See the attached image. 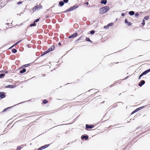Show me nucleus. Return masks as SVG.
Wrapping results in <instances>:
<instances>
[{
    "label": "nucleus",
    "mask_w": 150,
    "mask_h": 150,
    "mask_svg": "<svg viewBox=\"0 0 150 150\" xmlns=\"http://www.w3.org/2000/svg\"><path fill=\"white\" fill-rule=\"evenodd\" d=\"M109 10V7L107 6H105L104 7L101 8L100 9V13L101 14H103L107 12Z\"/></svg>",
    "instance_id": "nucleus-1"
},
{
    "label": "nucleus",
    "mask_w": 150,
    "mask_h": 150,
    "mask_svg": "<svg viewBox=\"0 0 150 150\" xmlns=\"http://www.w3.org/2000/svg\"><path fill=\"white\" fill-rule=\"evenodd\" d=\"M78 7V5H76L75 6H73L67 9V10L64 11V12H68L69 11H73V10H74L75 9L77 8Z\"/></svg>",
    "instance_id": "nucleus-2"
},
{
    "label": "nucleus",
    "mask_w": 150,
    "mask_h": 150,
    "mask_svg": "<svg viewBox=\"0 0 150 150\" xmlns=\"http://www.w3.org/2000/svg\"><path fill=\"white\" fill-rule=\"evenodd\" d=\"M54 48V46L53 45L50 48H49L48 49V50L46 52H44V53H45V54L48 53L52 51V50H53Z\"/></svg>",
    "instance_id": "nucleus-3"
},
{
    "label": "nucleus",
    "mask_w": 150,
    "mask_h": 150,
    "mask_svg": "<svg viewBox=\"0 0 150 150\" xmlns=\"http://www.w3.org/2000/svg\"><path fill=\"white\" fill-rule=\"evenodd\" d=\"M145 82L144 80H141L140 83L139 84V86H142L145 83Z\"/></svg>",
    "instance_id": "nucleus-4"
},
{
    "label": "nucleus",
    "mask_w": 150,
    "mask_h": 150,
    "mask_svg": "<svg viewBox=\"0 0 150 150\" xmlns=\"http://www.w3.org/2000/svg\"><path fill=\"white\" fill-rule=\"evenodd\" d=\"M150 71V69L147 70H146L144 71L142 73V74L143 76L144 75H145L147 73H148Z\"/></svg>",
    "instance_id": "nucleus-5"
},
{
    "label": "nucleus",
    "mask_w": 150,
    "mask_h": 150,
    "mask_svg": "<svg viewBox=\"0 0 150 150\" xmlns=\"http://www.w3.org/2000/svg\"><path fill=\"white\" fill-rule=\"evenodd\" d=\"M77 35V33H75L72 35H71L69 37V38H71L74 37H76Z\"/></svg>",
    "instance_id": "nucleus-6"
},
{
    "label": "nucleus",
    "mask_w": 150,
    "mask_h": 150,
    "mask_svg": "<svg viewBox=\"0 0 150 150\" xmlns=\"http://www.w3.org/2000/svg\"><path fill=\"white\" fill-rule=\"evenodd\" d=\"M5 97L4 93L3 92L0 93V97L1 98H3Z\"/></svg>",
    "instance_id": "nucleus-7"
},
{
    "label": "nucleus",
    "mask_w": 150,
    "mask_h": 150,
    "mask_svg": "<svg viewBox=\"0 0 150 150\" xmlns=\"http://www.w3.org/2000/svg\"><path fill=\"white\" fill-rule=\"evenodd\" d=\"M37 6V10H39L40 9H41L42 8V6L40 4L39 5H37L35 6Z\"/></svg>",
    "instance_id": "nucleus-8"
},
{
    "label": "nucleus",
    "mask_w": 150,
    "mask_h": 150,
    "mask_svg": "<svg viewBox=\"0 0 150 150\" xmlns=\"http://www.w3.org/2000/svg\"><path fill=\"white\" fill-rule=\"evenodd\" d=\"M93 127V125H86V128L87 129H91Z\"/></svg>",
    "instance_id": "nucleus-9"
},
{
    "label": "nucleus",
    "mask_w": 150,
    "mask_h": 150,
    "mask_svg": "<svg viewBox=\"0 0 150 150\" xmlns=\"http://www.w3.org/2000/svg\"><path fill=\"white\" fill-rule=\"evenodd\" d=\"M6 88H13L15 87V86L13 85H9L5 86Z\"/></svg>",
    "instance_id": "nucleus-10"
},
{
    "label": "nucleus",
    "mask_w": 150,
    "mask_h": 150,
    "mask_svg": "<svg viewBox=\"0 0 150 150\" xmlns=\"http://www.w3.org/2000/svg\"><path fill=\"white\" fill-rule=\"evenodd\" d=\"M125 23L126 24H127L128 25H131V24L130 22H129L127 19H125Z\"/></svg>",
    "instance_id": "nucleus-11"
},
{
    "label": "nucleus",
    "mask_w": 150,
    "mask_h": 150,
    "mask_svg": "<svg viewBox=\"0 0 150 150\" xmlns=\"http://www.w3.org/2000/svg\"><path fill=\"white\" fill-rule=\"evenodd\" d=\"M107 2V1L106 0H102L101 1V4H106Z\"/></svg>",
    "instance_id": "nucleus-12"
},
{
    "label": "nucleus",
    "mask_w": 150,
    "mask_h": 150,
    "mask_svg": "<svg viewBox=\"0 0 150 150\" xmlns=\"http://www.w3.org/2000/svg\"><path fill=\"white\" fill-rule=\"evenodd\" d=\"M26 71V69L25 68H24L22 70H21L20 71V72L21 74H22L24 72H25Z\"/></svg>",
    "instance_id": "nucleus-13"
},
{
    "label": "nucleus",
    "mask_w": 150,
    "mask_h": 150,
    "mask_svg": "<svg viewBox=\"0 0 150 150\" xmlns=\"http://www.w3.org/2000/svg\"><path fill=\"white\" fill-rule=\"evenodd\" d=\"M134 11H131L129 12V14L130 15H134Z\"/></svg>",
    "instance_id": "nucleus-14"
},
{
    "label": "nucleus",
    "mask_w": 150,
    "mask_h": 150,
    "mask_svg": "<svg viewBox=\"0 0 150 150\" xmlns=\"http://www.w3.org/2000/svg\"><path fill=\"white\" fill-rule=\"evenodd\" d=\"M49 144H47V145H45L42 146V149H45V148H47V147L48 146H49Z\"/></svg>",
    "instance_id": "nucleus-15"
},
{
    "label": "nucleus",
    "mask_w": 150,
    "mask_h": 150,
    "mask_svg": "<svg viewBox=\"0 0 150 150\" xmlns=\"http://www.w3.org/2000/svg\"><path fill=\"white\" fill-rule=\"evenodd\" d=\"M141 13V12H137V13H136L135 14V16L136 17H138V16H139V13Z\"/></svg>",
    "instance_id": "nucleus-16"
},
{
    "label": "nucleus",
    "mask_w": 150,
    "mask_h": 150,
    "mask_svg": "<svg viewBox=\"0 0 150 150\" xmlns=\"http://www.w3.org/2000/svg\"><path fill=\"white\" fill-rule=\"evenodd\" d=\"M82 139H85L86 140L87 139H88V136H83V137H82Z\"/></svg>",
    "instance_id": "nucleus-17"
},
{
    "label": "nucleus",
    "mask_w": 150,
    "mask_h": 150,
    "mask_svg": "<svg viewBox=\"0 0 150 150\" xmlns=\"http://www.w3.org/2000/svg\"><path fill=\"white\" fill-rule=\"evenodd\" d=\"M59 4L61 6H63L64 5V2H63V1H60L59 2Z\"/></svg>",
    "instance_id": "nucleus-18"
},
{
    "label": "nucleus",
    "mask_w": 150,
    "mask_h": 150,
    "mask_svg": "<svg viewBox=\"0 0 150 150\" xmlns=\"http://www.w3.org/2000/svg\"><path fill=\"white\" fill-rule=\"evenodd\" d=\"M17 50L15 49H13L12 50V52L13 53H15L17 52Z\"/></svg>",
    "instance_id": "nucleus-19"
},
{
    "label": "nucleus",
    "mask_w": 150,
    "mask_h": 150,
    "mask_svg": "<svg viewBox=\"0 0 150 150\" xmlns=\"http://www.w3.org/2000/svg\"><path fill=\"white\" fill-rule=\"evenodd\" d=\"M37 9V6H35L33 8V11H35Z\"/></svg>",
    "instance_id": "nucleus-20"
},
{
    "label": "nucleus",
    "mask_w": 150,
    "mask_h": 150,
    "mask_svg": "<svg viewBox=\"0 0 150 150\" xmlns=\"http://www.w3.org/2000/svg\"><path fill=\"white\" fill-rule=\"evenodd\" d=\"M5 74H0V78H2L4 76Z\"/></svg>",
    "instance_id": "nucleus-21"
},
{
    "label": "nucleus",
    "mask_w": 150,
    "mask_h": 150,
    "mask_svg": "<svg viewBox=\"0 0 150 150\" xmlns=\"http://www.w3.org/2000/svg\"><path fill=\"white\" fill-rule=\"evenodd\" d=\"M35 25H36L35 23L34 22L33 23L31 24L30 26V27H32V26H34Z\"/></svg>",
    "instance_id": "nucleus-22"
},
{
    "label": "nucleus",
    "mask_w": 150,
    "mask_h": 150,
    "mask_svg": "<svg viewBox=\"0 0 150 150\" xmlns=\"http://www.w3.org/2000/svg\"><path fill=\"white\" fill-rule=\"evenodd\" d=\"M44 103H47V101L46 100H44L43 101Z\"/></svg>",
    "instance_id": "nucleus-23"
},
{
    "label": "nucleus",
    "mask_w": 150,
    "mask_h": 150,
    "mask_svg": "<svg viewBox=\"0 0 150 150\" xmlns=\"http://www.w3.org/2000/svg\"><path fill=\"white\" fill-rule=\"evenodd\" d=\"M149 17L148 16H146L144 17V18L145 20H148L149 19Z\"/></svg>",
    "instance_id": "nucleus-24"
},
{
    "label": "nucleus",
    "mask_w": 150,
    "mask_h": 150,
    "mask_svg": "<svg viewBox=\"0 0 150 150\" xmlns=\"http://www.w3.org/2000/svg\"><path fill=\"white\" fill-rule=\"evenodd\" d=\"M109 25H107L105 26L104 27V28H109Z\"/></svg>",
    "instance_id": "nucleus-25"
},
{
    "label": "nucleus",
    "mask_w": 150,
    "mask_h": 150,
    "mask_svg": "<svg viewBox=\"0 0 150 150\" xmlns=\"http://www.w3.org/2000/svg\"><path fill=\"white\" fill-rule=\"evenodd\" d=\"M86 40L87 41L91 42V41L90 40V39L88 38H86Z\"/></svg>",
    "instance_id": "nucleus-26"
},
{
    "label": "nucleus",
    "mask_w": 150,
    "mask_h": 150,
    "mask_svg": "<svg viewBox=\"0 0 150 150\" xmlns=\"http://www.w3.org/2000/svg\"><path fill=\"white\" fill-rule=\"evenodd\" d=\"M91 34H93L95 33V31L93 30H92L90 32Z\"/></svg>",
    "instance_id": "nucleus-27"
},
{
    "label": "nucleus",
    "mask_w": 150,
    "mask_h": 150,
    "mask_svg": "<svg viewBox=\"0 0 150 150\" xmlns=\"http://www.w3.org/2000/svg\"><path fill=\"white\" fill-rule=\"evenodd\" d=\"M108 25H109V26H111L112 25H113V23H109L108 24Z\"/></svg>",
    "instance_id": "nucleus-28"
},
{
    "label": "nucleus",
    "mask_w": 150,
    "mask_h": 150,
    "mask_svg": "<svg viewBox=\"0 0 150 150\" xmlns=\"http://www.w3.org/2000/svg\"><path fill=\"white\" fill-rule=\"evenodd\" d=\"M39 19H37L34 21V22L35 23V22H38L39 21Z\"/></svg>",
    "instance_id": "nucleus-29"
},
{
    "label": "nucleus",
    "mask_w": 150,
    "mask_h": 150,
    "mask_svg": "<svg viewBox=\"0 0 150 150\" xmlns=\"http://www.w3.org/2000/svg\"><path fill=\"white\" fill-rule=\"evenodd\" d=\"M69 0H64V2L67 3L68 2Z\"/></svg>",
    "instance_id": "nucleus-30"
},
{
    "label": "nucleus",
    "mask_w": 150,
    "mask_h": 150,
    "mask_svg": "<svg viewBox=\"0 0 150 150\" xmlns=\"http://www.w3.org/2000/svg\"><path fill=\"white\" fill-rule=\"evenodd\" d=\"M143 75L142 74L139 76V79H140L142 76H143Z\"/></svg>",
    "instance_id": "nucleus-31"
},
{
    "label": "nucleus",
    "mask_w": 150,
    "mask_h": 150,
    "mask_svg": "<svg viewBox=\"0 0 150 150\" xmlns=\"http://www.w3.org/2000/svg\"><path fill=\"white\" fill-rule=\"evenodd\" d=\"M21 40H20V41H18L16 44H15V45H16L17 44L19 43L20 42H21Z\"/></svg>",
    "instance_id": "nucleus-32"
},
{
    "label": "nucleus",
    "mask_w": 150,
    "mask_h": 150,
    "mask_svg": "<svg viewBox=\"0 0 150 150\" xmlns=\"http://www.w3.org/2000/svg\"><path fill=\"white\" fill-rule=\"evenodd\" d=\"M42 149V147H40L37 150H41Z\"/></svg>",
    "instance_id": "nucleus-33"
},
{
    "label": "nucleus",
    "mask_w": 150,
    "mask_h": 150,
    "mask_svg": "<svg viewBox=\"0 0 150 150\" xmlns=\"http://www.w3.org/2000/svg\"><path fill=\"white\" fill-rule=\"evenodd\" d=\"M22 3V2L20 1V2H18L17 3V4H21Z\"/></svg>",
    "instance_id": "nucleus-34"
},
{
    "label": "nucleus",
    "mask_w": 150,
    "mask_h": 150,
    "mask_svg": "<svg viewBox=\"0 0 150 150\" xmlns=\"http://www.w3.org/2000/svg\"><path fill=\"white\" fill-rule=\"evenodd\" d=\"M15 45V44H14V45H13L12 46H11V47L9 48V49H11Z\"/></svg>",
    "instance_id": "nucleus-35"
},
{
    "label": "nucleus",
    "mask_w": 150,
    "mask_h": 150,
    "mask_svg": "<svg viewBox=\"0 0 150 150\" xmlns=\"http://www.w3.org/2000/svg\"><path fill=\"white\" fill-rule=\"evenodd\" d=\"M139 111V109H138L137 108L134 111L136 112Z\"/></svg>",
    "instance_id": "nucleus-36"
},
{
    "label": "nucleus",
    "mask_w": 150,
    "mask_h": 150,
    "mask_svg": "<svg viewBox=\"0 0 150 150\" xmlns=\"http://www.w3.org/2000/svg\"><path fill=\"white\" fill-rule=\"evenodd\" d=\"M142 24L143 25H144V24H145V22H144V21H143V22H142Z\"/></svg>",
    "instance_id": "nucleus-37"
},
{
    "label": "nucleus",
    "mask_w": 150,
    "mask_h": 150,
    "mask_svg": "<svg viewBox=\"0 0 150 150\" xmlns=\"http://www.w3.org/2000/svg\"><path fill=\"white\" fill-rule=\"evenodd\" d=\"M21 149V148H20V147H18L17 149L19 150L20 149Z\"/></svg>",
    "instance_id": "nucleus-38"
},
{
    "label": "nucleus",
    "mask_w": 150,
    "mask_h": 150,
    "mask_svg": "<svg viewBox=\"0 0 150 150\" xmlns=\"http://www.w3.org/2000/svg\"><path fill=\"white\" fill-rule=\"evenodd\" d=\"M136 112L134 111V110L133 111L132 113H131V114H133V113H134L135 112Z\"/></svg>",
    "instance_id": "nucleus-39"
},
{
    "label": "nucleus",
    "mask_w": 150,
    "mask_h": 150,
    "mask_svg": "<svg viewBox=\"0 0 150 150\" xmlns=\"http://www.w3.org/2000/svg\"><path fill=\"white\" fill-rule=\"evenodd\" d=\"M138 109H139V110H140L141 109V107H139L137 108Z\"/></svg>",
    "instance_id": "nucleus-40"
},
{
    "label": "nucleus",
    "mask_w": 150,
    "mask_h": 150,
    "mask_svg": "<svg viewBox=\"0 0 150 150\" xmlns=\"http://www.w3.org/2000/svg\"><path fill=\"white\" fill-rule=\"evenodd\" d=\"M85 4L86 5H88V2H86V3H85Z\"/></svg>",
    "instance_id": "nucleus-41"
},
{
    "label": "nucleus",
    "mask_w": 150,
    "mask_h": 150,
    "mask_svg": "<svg viewBox=\"0 0 150 150\" xmlns=\"http://www.w3.org/2000/svg\"><path fill=\"white\" fill-rule=\"evenodd\" d=\"M59 45H61V44L59 42Z\"/></svg>",
    "instance_id": "nucleus-42"
},
{
    "label": "nucleus",
    "mask_w": 150,
    "mask_h": 150,
    "mask_svg": "<svg viewBox=\"0 0 150 150\" xmlns=\"http://www.w3.org/2000/svg\"><path fill=\"white\" fill-rule=\"evenodd\" d=\"M122 16H124V14H123V13H122Z\"/></svg>",
    "instance_id": "nucleus-43"
},
{
    "label": "nucleus",
    "mask_w": 150,
    "mask_h": 150,
    "mask_svg": "<svg viewBox=\"0 0 150 150\" xmlns=\"http://www.w3.org/2000/svg\"><path fill=\"white\" fill-rule=\"evenodd\" d=\"M5 110H6V109L4 110H3V111H4Z\"/></svg>",
    "instance_id": "nucleus-44"
},
{
    "label": "nucleus",
    "mask_w": 150,
    "mask_h": 150,
    "mask_svg": "<svg viewBox=\"0 0 150 150\" xmlns=\"http://www.w3.org/2000/svg\"><path fill=\"white\" fill-rule=\"evenodd\" d=\"M79 40V39H78V40H77V41H78V40Z\"/></svg>",
    "instance_id": "nucleus-45"
}]
</instances>
